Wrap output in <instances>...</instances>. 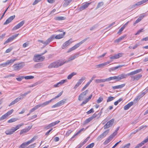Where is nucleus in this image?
<instances>
[{"mask_svg": "<svg viewBox=\"0 0 148 148\" xmlns=\"http://www.w3.org/2000/svg\"><path fill=\"white\" fill-rule=\"evenodd\" d=\"M142 71V69H140L132 71L127 74H125V75H126V77L124 78V79L126 78L127 76H131L130 81L131 82L138 81L142 77V75L141 74H136L141 72Z\"/></svg>", "mask_w": 148, "mask_h": 148, "instance_id": "obj_1", "label": "nucleus"}, {"mask_svg": "<svg viewBox=\"0 0 148 148\" xmlns=\"http://www.w3.org/2000/svg\"><path fill=\"white\" fill-rule=\"evenodd\" d=\"M66 62L62 59H60L50 64L48 66L49 69L57 68L66 63Z\"/></svg>", "mask_w": 148, "mask_h": 148, "instance_id": "obj_2", "label": "nucleus"}, {"mask_svg": "<svg viewBox=\"0 0 148 148\" xmlns=\"http://www.w3.org/2000/svg\"><path fill=\"white\" fill-rule=\"evenodd\" d=\"M126 75L125 73H123L119 75L118 76H114V77H110L106 79V81H110L113 79H115L116 82L119 81L122 79H124L126 77Z\"/></svg>", "mask_w": 148, "mask_h": 148, "instance_id": "obj_3", "label": "nucleus"}, {"mask_svg": "<svg viewBox=\"0 0 148 148\" xmlns=\"http://www.w3.org/2000/svg\"><path fill=\"white\" fill-rule=\"evenodd\" d=\"M89 38V37L85 39H84L83 40H82L80 42H79V43H77V44H75L74 46L70 48L69 50L67 52L69 53L71 51H73L76 49L78 47H79L81 44H82L85 41H86Z\"/></svg>", "mask_w": 148, "mask_h": 148, "instance_id": "obj_4", "label": "nucleus"}, {"mask_svg": "<svg viewBox=\"0 0 148 148\" xmlns=\"http://www.w3.org/2000/svg\"><path fill=\"white\" fill-rule=\"evenodd\" d=\"M45 58L44 56H41V55H35L33 58V60L35 62L42 61L44 60Z\"/></svg>", "mask_w": 148, "mask_h": 148, "instance_id": "obj_5", "label": "nucleus"}, {"mask_svg": "<svg viewBox=\"0 0 148 148\" xmlns=\"http://www.w3.org/2000/svg\"><path fill=\"white\" fill-rule=\"evenodd\" d=\"M24 66V63H21L14 64L13 66L14 70L15 71H18L22 69Z\"/></svg>", "mask_w": 148, "mask_h": 148, "instance_id": "obj_6", "label": "nucleus"}, {"mask_svg": "<svg viewBox=\"0 0 148 148\" xmlns=\"http://www.w3.org/2000/svg\"><path fill=\"white\" fill-rule=\"evenodd\" d=\"M35 139V138L34 137H33L30 140L28 141L27 142L23 143L21 144L19 146V148H25L29 144L32 143Z\"/></svg>", "mask_w": 148, "mask_h": 148, "instance_id": "obj_7", "label": "nucleus"}, {"mask_svg": "<svg viewBox=\"0 0 148 148\" xmlns=\"http://www.w3.org/2000/svg\"><path fill=\"white\" fill-rule=\"evenodd\" d=\"M54 39L53 36H51L48 38L46 41H44L43 40H38V41L44 44L45 46H46L52 40Z\"/></svg>", "mask_w": 148, "mask_h": 148, "instance_id": "obj_8", "label": "nucleus"}, {"mask_svg": "<svg viewBox=\"0 0 148 148\" xmlns=\"http://www.w3.org/2000/svg\"><path fill=\"white\" fill-rule=\"evenodd\" d=\"M88 92L89 90H87L80 93L78 97V100L80 101H82L83 98L88 94Z\"/></svg>", "mask_w": 148, "mask_h": 148, "instance_id": "obj_9", "label": "nucleus"}, {"mask_svg": "<svg viewBox=\"0 0 148 148\" xmlns=\"http://www.w3.org/2000/svg\"><path fill=\"white\" fill-rule=\"evenodd\" d=\"M16 60V59H11L10 60H8L5 62L0 64V67L1 66L3 67L6 66L10 64L13 63L14 61Z\"/></svg>", "mask_w": 148, "mask_h": 148, "instance_id": "obj_10", "label": "nucleus"}, {"mask_svg": "<svg viewBox=\"0 0 148 148\" xmlns=\"http://www.w3.org/2000/svg\"><path fill=\"white\" fill-rule=\"evenodd\" d=\"M114 119H112L108 121L104 126V128L106 129L112 126L114 122Z\"/></svg>", "mask_w": 148, "mask_h": 148, "instance_id": "obj_11", "label": "nucleus"}, {"mask_svg": "<svg viewBox=\"0 0 148 148\" xmlns=\"http://www.w3.org/2000/svg\"><path fill=\"white\" fill-rule=\"evenodd\" d=\"M109 132V130L105 131L102 134L99 136L97 138V140L100 141L102 139L105 137L108 134Z\"/></svg>", "mask_w": 148, "mask_h": 148, "instance_id": "obj_12", "label": "nucleus"}, {"mask_svg": "<svg viewBox=\"0 0 148 148\" xmlns=\"http://www.w3.org/2000/svg\"><path fill=\"white\" fill-rule=\"evenodd\" d=\"M60 122V121H57L54 122H52L46 126L44 128L46 130L49 129L50 128L59 123Z\"/></svg>", "mask_w": 148, "mask_h": 148, "instance_id": "obj_13", "label": "nucleus"}, {"mask_svg": "<svg viewBox=\"0 0 148 148\" xmlns=\"http://www.w3.org/2000/svg\"><path fill=\"white\" fill-rule=\"evenodd\" d=\"M65 100H62L58 102L52 106V108H54L56 107H58L63 105L65 103Z\"/></svg>", "mask_w": 148, "mask_h": 148, "instance_id": "obj_14", "label": "nucleus"}, {"mask_svg": "<svg viewBox=\"0 0 148 148\" xmlns=\"http://www.w3.org/2000/svg\"><path fill=\"white\" fill-rule=\"evenodd\" d=\"M19 34H17L15 35H13L11 37L9 38L4 43V44L5 45L6 44L12 41L15 38L18 36Z\"/></svg>", "mask_w": 148, "mask_h": 148, "instance_id": "obj_15", "label": "nucleus"}, {"mask_svg": "<svg viewBox=\"0 0 148 148\" xmlns=\"http://www.w3.org/2000/svg\"><path fill=\"white\" fill-rule=\"evenodd\" d=\"M79 54V53H78L76 54H74L73 56H71L68 59L67 61H64V62H66V63H67L69 62H70L73 60H74L75 58H77Z\"/></svg>", "mask_w": 148, "mask_h": 148, "instance_id": "obj_16", "label": "nucleus"}, {"mask_svg": "<svg viewBox=\"0 0 148 148\" xmlns=\"http://www.w3.org/2000/svg\"><path fill=\"white\" fill-rule=\"evenodd\" d=\"M25 23V21H23L18 24L15 26L12 29V30H15L18 29L22 26Z\"/></svg>", "mask_w": 148, "mask_h": 148, "instance_id": "obj_17", "label": "nucleus"}, {"mask_svg": "<svg viewBox=\"0 0 148 148\" xmlns=\"http://www.w3.org/2000/svg\"><path fill=\"white\" fill-rule=\"evenodd\" d=\"M72 39H70L69 40L66 41L62 45V49H64L67 46L69 45L72 42L71 41Z\"/></svg>", "mask_w": 148, "mask_h": 148, "instance_id": "obj_18", "label": "nucleus"}, {"mask_svg": "<svg viewBox=\"0 0 148 148\" xmlns=\"http://www.w3.org/2000/svg\"><path fill=\"white\" fill-rule=\"evenodd\" d=\"M15 15L10 16L6 20L5 22L3 23V25H6L10 23L15 18Z\"/></svg>", "mask_w": 148, "mask_h": 148, "instance_id": "obj_19", "label": "nucleus"}, {"mask_svg": "<svg viewBox=\"0 0 148 148\" xmlns=\"http://www.w3.org/2000/svg\"><path fill=\"white\" fill-rule=\"evenodd\" d=\"M66 32H63V33L59 34L56 36H55V35H53L52 36H53L54 38H55L56 39H58L63 38Z\"/></svg>", "mask_w": 148, "mask_h": 148, "instance_id": "obj_20", "label": "nucleus"}, {"mask_svg": "<svg viewBox=\"0 0 148 148\" xmlns=\"http://www.w3.org/2000/svg\"><path fill=\"white\" fill-rule=\"evenodd\" d=\"M148 142V136L146 139L142 141L140 143L138 144L134 148H139Z\"/></svg>", "mask_w": 148, "mask_h": 148, "instance_id": "obj_21", "label": "nucleus"}, {"mask_svg": "<svg viewBox=\"0 0 148 148\" xmlns=\"http://www.w3.org/2000/svg\"><path fill=\"white\" fill-rule=\"evenodd\" d=\"M122 54L121 53H119L117 54L114 55V56L111 57L110 58L112 60H113L119 58L122 56Z\"/></svg>", "mask_w": 148, "mask_h": 148, "instance_id": "obj_22", "label": "nucleus"}, {"mask_svg": "<svg viewBox=\"0 0 148 148\" xmlns=\"http://www.w3.org/2000/svg\"><path fill=\"white\" fill-rule=\"evenodd\" d=\"M66 81V80H62L59 82L57 83L56 84L53 85V87L56 88L59 87L62 84L64 83Z\"/></svg>", "mask_w": 148, "mask_h": 148, "instance_id": "obj_23", "label": "nucleus"}, {"mask_svg": "<svg viewBox=\"0 0 148 148\" xmlns=\"http://www.w3.org/2000/svg\"><path fill=\"white\" fill-rule=\"evenodd\" d=\"M53 100V99H52L49 100L45 101L42 104H39L40 106V107H43L48 105Z\"/></svg>", "mask_w": 148, "mask_h": 148, "instance_id": "obj_24", "label": "nucleus"}, {"mask_svg": "<svg viewBox=\"0 0 148 148\" xmlns=\"http://www.w3.org/2000/svg\"><path fill=\"white\" fill-rule=\"evenodd\" d=\"M134 104V102L131 101L129 103L127 104L124 107V109L125 110H127L128 109Z\"/></svg>", "mask_w": 148, "mask_h": 148, "instance_id": "obj_25", "label": "nucleus"}, {"mask_svg": "<svg viewBox=\"0 0 148 148\" xmlns=\"http://www.w3.org/2000/svg\"><path fill=\"white\" fill-rule=\"evenodd\" d=\"M112 136L113 135H111L107 138V139L105 141V142L103 143V144L104 145H106L112 140V139L114 137L113 136Z\"/></svg>", "mask_w": 148, "mask_h": 148, "instance_id": "obj_26", "label": "nucleus"}, {"mask_svg": "<svg viewBox=\"0 0 148 148\" xmlns=\"http://www.w3.org/2000/svg\"><path fill=\"white\" fill-rule=\"evenodd\" d=\"M89 3H86L83 5H82L79 7V9L80 10H82L86 8H87L89 5Z\"/></svg>", "mask_w": 148, "mask_h": 148, "instance_id": "obj_27", "label": "nucleus"}, {"mask_svg": "<svg viewBox=\"0 0 148 148\" xmlns=\"http://www.w3.org/2000/svg\"><path fill=\"white\" fill-rule=\"evenodd\" d=\"M148 1V0H143L136 3L134 6H138Z\"/></svg>", "mask_w": 148, "mask_h": 148, "instance_id": "obj_28", "label": "nucleus"}, {"mask_svg": "<svg viewBox=\"0 0 148 148\" xmlns=\"http://www.w3.org/2000/svg\"><path fill=\"white\" fill-rule=\"evenodd\" d=\"M72 1V0H64L63 6L64 7H66Z\"/></svg>", "mask_w": 148, "mask_h": 148, "instance_id": "obj_29", "label": "nucleus"}, {"mask_svg": "<svg viewBox=\"0 0 148 148\" xmlns=\"http://www.w3.org/2000/svg\"><path fill=\"white\" fill-rule=\"evenodd\" d=\"M125 85V84H123L119 85L112 86V88L114 89L120 88L124 87Z\"/></svg>", "mask_w": 148, "mask_h": 148, "instance_id": "obj_30", "label": "nucleus"}, {"mask_svg": "<svg viewBox=\"0 0 148 148\" xmlns=\"http://www.w3.org/2000/svg\"><path fill=\"white\" fill-rule=\"evenodd\" d=\"M29 129H29V127H28L27 128H25L21 130L20 132V134H23L27 132Z\"/></svg>", "mask_w": 148, "mask_h": 148, "instance_id": "obj_31", "label": "nucleus"}, {"mask_svg": "<svg viewBox=\"0 0 148 148\" xmlns=\"http://www.w3.org/2000/svg\"><path fill=\"white\" fill-rule=\"evenodd\" d=\"M84 130V128H82L79 131L77 132L70 139L71 140H72L73 138H74L75 136L79 134L81 132L83 131Z\"/></svg>", "mask_w": 148, "mask_h": 148, "instance_id": "obj_32", "label": "nucleus"}, {"mask_svg": "<svg viewBox=\"0 0 148 148\" xmlns=\"http://www.w3.org/2000/svg\"><path fill=\"white\" fill-rule=\"evenodd\" d=\"M106 82V79H96L95 80V82L96 83H99Z\"/></svg>", "mask_w": 148, "mask_h": 148, "instance_id": "obj_33", "label": "nucleus"}, {"mask_svg": "<svg viewBox=\"0 0 148 148\" xmlns=\"http://www.w3.org/2000/svg\"><path fill=\"white\" fill-rule=\"evenodd\" d=\"M40 106L39 104H38L37 105L35 106L34 107L32 108L31 110H30L29 112L30 113H32L35 110L38 109Z\"/></svg>", "mask_w": 148, "mask_h": 148, "instance_id": "obj_34", "label": "nucleus"}, {"mask_svg": "<svg viewBox=\"0 0 148 148\" xmlns=\"http://www.w3.org/2000/svg\"><path fill=\"white\" fill-rule=\"evenodd\" d=\"M77 73L76 72H72L67 77V78L68 79H71L73 76L75 75Z\"/></svg>", "mask_w": 148, "mask_h": 148, "instance_id": "obj_35", "label": "nucleus"}, {"mask_svg": "<svg viewBox=\"0 0 148 148\" xmlns=\"http://www.w3.org/2000/svg\"><path fill=\"white\" fill-rule=\"evenodd\" d=\"M124 66H125L124 65H119L118 66H116L112 67L110 69L112 71H113L114 70H116V69H117L118 68H119L121 67Z\"/></svg>", "mask_w": 148, "mask_h": 148, "instance_id": "obj_36", "label": "nucleus"}, {"mask_svg": "<svg viewBox=\"0 0 148 148\" xmlns=\"http://www.w3.org/2000/svg\"><path fill=\"white\" fill-rule=\"evenodd\" d=\"M18 120V119L17 118H12L10 119L8 121V123H12V122H13L16 121L17 120Z\"/></svg>", "mask_w": 148, "mask_h": 148, "instance_id": "obj_37", "label": "nucleus"}, {"mask_svg": "<svg viewBox=\"0 0 148 148\" xmlns=\"http://www.w3.org/2000/svg\"><path fill=\"white\" fill-rule=\"evenodd\" d=\"M104 3L103 2H101L99 3L96 8V9H97L102 7Z\"/></svg>", "mask_w": 148, "mask_h": 148, "instance_id": "obj_38", "label": "nucleus"}, {"mask_svg": "<svg viewBox=\"0 0 148 148\" xmlns=\"http://www.w3.org/2000/svg\"><path fill=\"white\" fill-rule=\"evenodd\" d=\"M105 64H104V63L101 64L97 65L96 66L97 68H103L106 66Z\"/></svg>", "mask_w": 148, "mask_h": 148, "instance_id": "obj_39", "label": "nucleus"}, {"mask_svg": "<svg viewBox=\"0 0 148 148\" xmlns=\"http://www.w3.org/2000/svg\"><path fill=\"white\" fill-rule=\"evenodd\" d=\"M143 96V95L142 94V93L138 96L134 100H136V101H138Z\"/></svg>", "mask_w": 148, "mask_h": 148, "instance_id": "obj_40", "label": "nucleus"}, {"mask_svg": "<svg viewBox=\"0 0 148 148\" xmlns=\"http://www.w3.org/2000/svg\"><path fill=\"white\" fill-rule=\"evenodd\" d=\"M8 116L6 114H4L2 115L0 118V121H2L4 119H5L6 118H7Z\"/></svg>", "mask_w": 148, "mask_h": 148, "instance_id": "obj_41", "label": "nucleus"}, {"mask_svg": "<svg viewBox=\"0 0 148 148\" xmlns=\"http://www.w3.org/2000/svg\"><path fill=\"white\" fill-rule=\"evenodd\" d=\"M114 99L115 97H108V98L107 100V102H109L113 100Z\"/></svg>", "mask_w": 148, "mask_h": 148, "instance_id": "obj_42", "label": "nucleus"}, {"mask_svg": "<svg viewBox=\"0 0 148 148\" xmlns=\"http://www.w3.org/2000/svg\"><path fill=\"white\" fill-rule=\"evenodd\" d=\"M18 102V101H17V99H14V101H13L10 103V104L9 105V106H10L15 104V103H16Z\"/></svg>", "mask_w": 148, "mask_h": 148, "instance_id": "obj_43", "label": "nucleus"}, {"mask_svg": "<svg viewBox=\"0 0 148 148\" xmlns=\"http://www.w3.org/2000/svg\"><path fill=\"white\" fill-rule=\"evenodd\" d=\"M95 145V143H92L88 145L86 148H92Z\"/></svg>", "mask_w": 148, "mask_h": 148, "instance_id": "obj_44", "label": "nucleus"}, {"mask_svg": "<svg viewBox=\"0 0 148 148\" xmlns=\"http://www.w3.org/2000/svg\"><path fill=\"white\" fill-rule=\"evenodd\" d=\"M34 78V77L33 76L31 75L25 76L24 77L25 79H32Z\"/></svg>", "mask_w": 148, "mask_h": 148, "instance_id": "obj_45", "label": "nucleus"}, {"mask_svg": "<svg viewBox=\"0 0 148 148\" xmlns=\"http://www.w3.org/2000/svg\"><path fill=\"white\" fill-rule=\"evenodd\" d=\"M24 125V124L23 123H21L20 124L17 125L14 128L16 130L18 129H19L21 126Z\"/></svg>", "mask_w": 148, "mask_h": 148, "instance_id": "obj_46", "label": "nucleus"}, {"mask_svg": "<svg viewBox=\"0 0 148 148\" xmlns=\"http://www.w3.org/2000/svg\"><path fill=\"white\" fill-rule=\"evenodd\" d=\"M97 113H98V112H96L95 113L93 114L92 116L90 117V118H92V120L94 118H95L97 116L99 115V114H97Z\"/></svg>", "mask_w": 148, "mask_h": 148, "instance_id": "obj_47", "label": "nucleus"}, {"mask_svg": "<svg viewBox=\"0 0 148 148\" xmlns=\"http://www.w3.org/2000/svg\"><path fill=\"white\" fill-rule=\"evenodd\" d=\"M85 79V77H81L78 81L77 82H78L80 84H81L82 82L84 81Z\"/></svg>", "mask_w": 148, "mask_h": 148, "instance_id": "obj_48", "label": "nucleus"}, {"mask_svg": "<svg viewBox=\"0 0 148 148\" xmlns=\"http://www.w3.org/2000/svg\"><path fill=\"white\" fill-rule=\"evenodd\" d=\"M120 127H118L116 130L111 135H113L112 136L113 137H114L117 134V132L119 130V129Z\"/></svg>", "mask_w": 148, "mask_h": 148, "instance_id": "obj_49", "label": "nucleus"}, {"mask_svg": "<svg viewBox=\"0 0 148 148\" xmlns=\"http://www.w3.org/2000/svg\"><path fill=\"white\" fill-rule=\"evenodd\" d=\"M24 97H24L23 95L22 94L20 95L18 97L16 98V99H17V101H18L20 100L23 99Z\"/></svg>", "mask_w": 148, "mask_h": 148, "instance_id": "obj_50", "label": "nucleus"}, {"mask_svg": "<svg viewBox=\"0 0 148 148\" xmlns=\"http://www.w3.org/2000/svg\"><path fill=\"white\" fill-rule=\"evenodd\" d=\"M13 111L14 110L13 109H12L8 111L7 113H5V114L7 115V116H9L13 112Z\"/></svg>", "mask_w": 148, "mask_h": 148, "instance_id": "obj_51", "label": "nucleus"}, {"mask_svg": "<svg viewBox=\"0 0 148 148\" xmlns=\"http://www.w3.org/2000/svg\"><path fill=\"white\" fill-rule=\"evenodd\" d=\"M92 118L90 117L89 118H88L87 119L84 121V123L85 124H86L90 122L91 121H92Z\"/></svg>", "mask_w": 148, "mask_h": 148, "instance_id": "obj_52", "label": "nucleus"}, {"mask_svg": "<svg viewBox=\"0 0 148 148\" xmlns=\"http://www.w3.org/2000/svg\"><path fill=\"white\" fill-rule=\"evenodd\" d=\"M63 92V91H62L61 92H60L57 96H56L55 97L53 98V100L56 99L59 97H60L62 95V94Z\"/></svg>", "mask_w": 148, "mask_h": 148, "instance_id": "obj_53", "label": "nucleus"}, {"mask_svg": "<svg viewBox=\"0 0 148 148\" xmlns=\"http://www.w3.org/2000/svg\"><path fill=\"white\" fill-rule=\"evenodd\" d=\"M90 138V136H88L81 143L84 145L88 141Z\"/></svg>", "mask_w": 148, "mask_h": 148, "instance_id": "obj_54", "label": "nucleus"}, {"mask_svg": "<svg viewBox=\"0 0 148 148\" xmlns=\"http://www.w3.org/2000/svg\"><path fill=\"white\" fill-rule=\"evenodd\" d=\"M90 138V136H88L81 143L84 145L88 141Z\"/></svg>", "mask_w": 148, "mask_h": 148, "instance_id": "obj_55", "label": "nucleus"}, {"mask_svg": "<svg viewBox=\"0 0 148 148\" xmlns=\"http://www.w3.org/2000/svg\"><path fill=\"white\" fill-rule=\"evenodd\" d=\"M90 138V136H88L81 143L84 145L88 141Z\"/></svg>", "mask_w": 148, "mask_h": 148, "instance_id": "obj_56", "label": "nucleus"}, {"mask_svg": "<svg viewBox=\"0 0 148 148\" xmlns=\"http://www.w3.org/2000/svg\"><path fill=\"white\" fill-rule=\"evenodd\" d=\"M90 138V136H88L81 143L84 145L88 141Z\"/></svg>", "mask_w": 148, "mask_h": 148, "instance_id": "obj_57", "label": "nucleus"}, {"mask_svg": "<svg viewBox=\"0 0 148 148\" xmlns=\"http://www.w3.org/2000/svg\"><path fill=\"white\" fill-rule=\"evenodd\" d=\"M90 138V136H88L81 143L84 145L88 141Z\"/></svg>", "mask_w": 148, "mask_h": 148, "instance_id": "obj_58", "label": "nucleus"}, {"mask_svg": "<svg viewBox=\"0 0 148 148\" xmlns=\"http://www.w3.org/2000/svg\"><path fill=\"white\" fill-rule=\"evenodd\" d=\"M65 19V18L64 16H59L57 17L56 19L58 20H64Z\"/></svg>", "mask_w": 148, "mask_h": 148, "instance_id": "obj_59", "label": "nucleus"}, {"mask_svg": "<svg viewBox=\"0 0 148 148\" xmlns=\"http://www.w3.org/2000/svg\"><path fill=\"white\" fill-rule=\"evenodd\" d=\"M5 133L7 134V135H11L12 134H13L12 132L10 130H7L5 132Z\"/></svg>", "mask_w": 148, "mask_h": 148, "instance_id": "obj_60", "label": "nucleus"}, {"mask_svg": "<svg viewBox=\"0 0 148 148\" xmlns=\"http://www.w3.org/2000/svg\"><path fill=\"white\" fill-rule=\"evenodd\" d=\"M90 84L87 82L86 85L82 88L81 90V91H83Z\"/></svg>", "mask_w": 148, "mask_h": 148, "instance_id": "obj_61", "label": "nucleus"}, {"mask_svg": "<svg viewBox=\"0 0 148 148\" xmlns=\"http://www.w3.org/2000/svg\"><path fill=\"white\" fill-rule=\"evenodd\" d=\"M73 132V131L71 130H69L66 133L65 136L66 137H67L69 136L71 133Z\"/></svg>", "mask_w": 148, "mask_h": 148, "instance_id": "obj_62", "label": "nucleus"}, {"mask_svg": "<svg viewBox=\"0 0 148 148\" xmlns=\"http://www.w3.org/2000/svg\"><path fill=\"white\" fill-rule=\"evenodd\" d=\"M103 100V98L101 97H99L98 99L97 100V102L99 103H101Z\"/></svg>", "mask_w": 148, "mask_h": 148, "instance_id": "obj_63", "label": "nucleus"}, {"mask_svg": "<svg viewBox=\"0 0 148 148\" xmlns=\"http://www.w3.org/2000/svg\"><path fill=\"white\" fill-rule=\"evenodd\" d=\"M130 143H127L122 148H129L130 146Z\"/></svg>", "mask_w": 148, "mask_h": 148, "instance_id": "obj_64", "label": "nucleus"}]
</instances>
